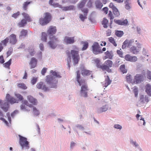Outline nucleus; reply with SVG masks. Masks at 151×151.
I'll return each mask as SVG.
<instances>
[{"mask_svg": "<svg viewBox=\"0 0 151 151\" xmlns=\"http://www.w3.org/2000/svg\"><path fill=\"white\" fill-rule=\"evenodd\" d=\"M133 91L134 94L135 96L137 97L138 95V89L137 87H134L133 89Z\"/></svg>", "mask_w": 151, "mask_h": 151, "instance_id": "680f3d73", "label": "nucleus"}, {"mask_svg": "<svg viewBox=\"0 0 151 151\" xmlns=\"http://www.w3.org/2000/svg\"><path fill=\"white\" fill-rule=\"evenodd\" d=\"M27 30L23 29L20 32V35L19 36V37L20 38H21L22 37H25L27 35Z\"/></svg>", "mask_w": 151, "mask_h": 151, "instance_id": "f704fd0d", "label": "nucleus"}, {"mask_svg": "<svg viewBox=\"0 0 151 151\" xmlns=\"http://www.w3.org/2000/svg\"><path fill=\"white\" fill-rule=\"evenodd\" d=\"M144 75L141 74H137L134 76V84H138L143 81L145 79Z\"/></svg>", "mask_w": 151, "mask_h": 151, "instance_id": "1a4fd4ad", "label": "nucleus"}, {"mask_svg": "<svg viewBox=\"0 0 151 151\" xmlns=\"http://www.w3.org/2000/svg\"><path fill=\"white\" fill-rule=\"evenodd\" d=\"M62 9L64 11L73 10H75V7L73 5H71L68 6H62Z\"/></svg>", "mask_w": 151, "mask_h": 151, "instance_id": "b1692460", "label": "nucleus"}, {"mask_svg": "<svg viewBox=\"0 0 151 151\" xmlns=\"http://www.w3.org/2000/svg\"><path fill=\"white\" fill-rule=\"evenodd\" d=\"M0 120H1L4 122V123L6 124V125L8 126H9V123H8V122L6 121L4 118H2V117H1L0 118Z\"/></svg>", "mask_w": 151, "mask_h": 151, "instance_id": "338daca9", "label": "nucleus"}, {"mask_svg": "<svg viewBox=\"0 0 151 151\" xmlns=\"http://www.w3.org/2000/svg\"><path fill=\"white\" fill-rule=\"evenodd\" d=\"M88 91V89L87 85H83L82 86L80 92V96L84 97H87Z\"/></svg>", "mask_w": 151, "mask_h": 151, "instance_id": "f8f14e48", "label": "nucleus"}, {"mask_svg": "<svg viewBox=\"0 0 151 151\" xmlns=\"http://www.w3.org/2000/svg\"><path fill=\"white\" fill-rule=\"evenodd\" d=\"M86 17L87 15L86 14H84L83 15L81 14H79V18L83 22H84L85 19L87 18Z\"/></svg>", "mask_w": 151, "mask_h": 151, "instance_id": "09e8293b", "label": "nucleus"}, {"mask_svg": "<svg viewBox=\"0 0 151 151\" xmlns=\"http://www.w3.org/2000/svg\"><path fill=\"white\" fill-rule=\"evenodd\" d=\"M63 43L66 44H71L75 42L74 37L65 36L63 40Z\"/></svg>", "mask_w": 151, "mask_h": 151, "instance_id": "4468645a", "label": "nucleus"}, {"mask_svg": "<svg viewBox=\"0 0 151 151\" xmlns=\"http://www.w3.org/2000/svg\"><path fill=\"white\" fill-rule=\"evenodd\" d=\"M134 42V39L128 40L126 39L123 43L122 46L123 49H125L127 47H130Z\"/></svg>", "mask_w": 151, "mask_h": 151, "instance_id": "ddd939ff", "label": "nucleus"}, {"mask_svg": "<svg viewBox=\"0 0 151 151\" xmlns=\"http://www.w3.org/2000/svg\"><path fill=\"white\" fill-rule=\"evenodd\" d=\"M125 59L127 60L132 62H135L137 60V58L136 56H132L129 54L125 55Z\"/></svg>", "mask_w": 151, "mask_h": 151, "instance_id": "dca6fc26", "label": "nucleus"}, {"mask_svg": "<svg viewBox=\"0 0 151 151\" xmlns=\"http://www.w3.org/2000/svg\"><path fill=\"white\" fill-rule=\"evenodd\" d=\"M109 108V105L106 104L102 107L98 109L97 111L98 113H101L106 111Z\"/></svg>", "mask_w": 151, "mask_h": 151, "instance_id": "4be33fe9", "label": "nucleus"}, {"mask_svg": "<svg viewBox=\"0 0 151 151\" xmlns=\"http://www.w3.org/2000/svg\"><path fill=\"white\" fill-rule=\"evenodd\" d=\"M6 100L3 101V103L0 105L1 108L5 112L7 111L9 107V103L13 104L16 101V99L9 93L6 94Z\"/></svg>", "mask_w": 151, "mask_h": 151, "instance_id": "7ed1b4c3", "label": "nucleus"}, {"mask_svg": "<svg viewBox=\"0 0 151 151\" xmlns=\"http://www.w3.org/2000/svg\"><path fill=\"white\" fill-rule=\"evenodd\" d=\"M137 46H133L131 47L130 49V52L132 54L137 55L139 53L141 49L142 45L137 42L136 43Z\"/></svg>", "mask_w": 151, "mask_h": 151, "instance_id": "0eeeda50", "label": "nucleus"}, {"mask_svg": "<svg viewBox=\"0 0 151 151\" xmlns=\"http://www.w3.org/2000/svg\"><path fill=\"white\" fill-rule=\"evenodd\" d=\"M83 133H85L89 135H92L91 131L90 130L89 128H88L87 129L84 131Z\"/></svg>", "mask_w": 151, "mask_h": 151, "instance_id": "603ef678", "label": "nucleus"}, {"mask_svg": "<svg viewBox=\"0 0 151 151\" xmlns=\"http://www.w3.org/2000/svg\"><path fill=\"white\" fill-rule=\"evenodd\" d=\"M82 43L83 44V47L82 49V50H86L88 47V43L87 42H82Z\"/></svg>", "mask_w": 151, "mask_h": 151, "instance_id": "c9c22d12", "label": "nucleus"}, {"mask_svg": "<svg viewBox=\"0 0 151 151\" xmlns=\"http://www.w3.org/2000/svg\"><path fill=\"white\" fill-rule=\"evenodd\" d=\"M71 57L70 55H68V57L67 58V65H68L69 69L70 68V63L71 62Z\"/></svg>", "mask_w": 151, "mask_h": 151, "instance_id": "e2e57ef3", "label": "nucleus"}, {"mask_svg": "<svg viewBox=\"0 0 151 151\" xmlns=\"http://www.w3.org/2000/svg\"><path fill=\"white\" fill-rule=\"evenodd\" d=\"M71 53L72 56L74 65L78 63L79 60V56L78 53V52L75 50H72Z\"/></svg>", "mask_w": 151, "mask_h": 151, "instance_id": "9d476101", "label": "nucleus"}, {"mask_svg": "<svg viewBox=\"0 0 151 151\" xmlns=\"http://www.w3.org/2000/svg\"><path fill=\"white\" fill-rule=\"evenodd\" d=\"M142 64H140V63H138L137 65V70L139 72V71L140 70H141V69L142 68Z\"/></svg>", "mask_w": 151, "mask_h": 151, "instance_id": "774afa93", "label": "nucleus"}, {"mask_svg": "<svg viewBox=\"0 0 151 151\" xmlns=\"http://www.w3.org/2000/svg\"><path fill=\"white\" fill-rule=\"evenodd\" d=\"M13 49L12 47H10L9 48L8 51L7 52V56H10L12 53Z\"/></svg>", "mask_w": 151, "mask_h": 151, "instance_id": "69168bd1", "label": "nucleus"}, {"mask_svg": "<svg viewBox=\"0 0 151 151\" xmlns=\"http://www.w3.org/2000/svg\"><path fill=\"white\" fill-rule=\"evenodd\" d=\"M47 37V34L44 32L42 33V36L41 37V40L42 41L45 42H46Z\"/></svg>", "mask_w": 151, "mask_h": 151, "instance_id": "37998d69", "label": "nucleus"}, {"mask_svg": "<svg viewBox=\"0 0 151 151\" xmlns=\"http://www.w3.org/2000/svg\"><path fill=\"white\" fill-rule=\"evenodd\" d=\"M15 96L18 98L19 100L22 101L23 99V96L20 94L19 93H15Z\"/></svg>", "mask_w": 151, "mask_h": 151, "instance_id": "052dcab7", "label": "nucleus"}, {"mask_svg": "<svg viewBox=\"0 0 151 151\" xmlns=\"http://www.w3.org/2000/svg\"><path fill=\"white\" fill-rule=\"evenodd\" d=\"M114 22L116 24L120 25L127 26L128 24V22L127 19L124 20L119 19H114Z\"/></svg>", "mask_w": 151, "mask_h": 151, "instance_id": "a211bd4d", "label": "nucleus"}, {"mask_svg": "<svg viewBox=\"0 0 151 151\" xmlns=\"http://www.w3.org/2000/svg\"><path fill=\"white\" fill-rule=\"evenodd\" d=\"M44 18H41L40 19V24L42 25H44L49 23L51 19L50 14L49 12H46L44 14Z\"/></svg>", "mask_w": 151, "mask_h": 151, "instance_id": "39448f33", "label": "nucleus"}, {"mask_svg": "<svg viewBox=\"0 0 151 151\" xmlns=\"http://www.w3.org/2000/svg\"><path fill=\"white\" fill-rule=\"evenodd\" d=\"M12 59H10L7 62L3 64L5 68H9L12 62Z\"/></svg>", "mask_w": 151, "mask_h": 151, "instance_id": "c03bdc74", "label": "nucleus"}, {"mask_svg": "<svg viewBox=\"0 0 151 151\" xmlns=\"http://www.w3.org/2000/svg\"><path fill=\"white\" fill-rule=\"evenodd\" d=\"M37 88L39 89H41L44 91H48L50 90V88L46 86L45 84L42 82H40L38 83L36 85Z\"/></svg>", "mask_w": 151, "mask_h": 151, "instance_id": "9b49d317", "label": "nucleus"}, {"mask_svg": "<svg viewBox=\"0 0 151 151\" xmlns=\"http://www.w3.org/2000/svg\"><path fill=\"white\" fill-rule=\"evenodd\" d=\"M27 99L30 103L32 105H37L38 103L37 99L34 98L31 95H29L27 96Z\"/></svg>", "mask_w": 151, "mask_h": 151, "instance_id": "f3484780", "label": "nucleus"}, {"mask_svg": "<svg viewBox=\"0 0 151 151\" xmlns=\"http://www.w3.org/2000/svg\"><path fill=\"white\" fill-rule=\"evenodd\" d=\"M125 9L128 11L130 10L132 8L131 2L130 0H124Z\"/></svg>", "mask_w": 151, "mask_h": 151, "instance_id": "5701e85b", "label": "nucleus"}, {"mask_svg": "<svg viewBox=\"0 0 151 151\" xmlns=\"http://www.w3.org/2000/svg\"><path fill=\"white\" fill-rule=\"evenodd\" d=\"M109 41L111 43H112L115 46H117V44L116 43L114 38L112 37H110L108 38Z\"/></svg>", "mask_w": 151, "mask_h": 151, "instance_id": "49530a36", "label": "nucleus"}, {"mask_svg": "<svg viewBox=\"0 0 151 151\" xmlns=\"http://www.w3.org/2000/svg\"><path fill=\"white\" fill-rule=\"evenodd\" d=\"M145 92L149 96H151V85L147 84L145 86Z\"/></svg>", "mask_w": 151, "mask_h": 151, "instance_id": "a878e982", "label": "nucleus"}, {"mask_svg": "<svg viewBox=\"0 0 151 151\" xmlns=\"http://www.w3.org/2000/svg\"><path fill=\"white\" fill-rule=\"evenodd\" d=\"M126 80L127 82L129 83H131L132 84H134V80H132L131 75H129L127 76Z\"/></svg>", "mask_w": 151, "mask_h": 151, "instance_id": "58836bf2", "label": "nucleus"}, {"mask_svg": "<svg viewBox=\"0 0 151 151\" xmlns=\"http://www.w3.org/2000/svg\"><path fill=\"white\" fill-rule=\"evenodd\" d=\"M49 4L50 5L53 6L54 7H58L62 9V6L60 5L57 3H53V0H50L49 1Z\"/></svg>", "mask_w": 151, "mask_h": 151, "instance_id": "bb28decb", "label": "nucleus"}, {"mask_svg": "<svg viewBox=\"0 0 151 151\" xmlns=\"http://www.w3.org/2000/svg\"><path fill=\"white\" fill-rule=\"evenodd\" d=\"M95 4L97 8L101 9L103 6L102 3L99 0H96L95 2Z\"/></svg>", "mask_w": 151, "mask_h": 151, "instance_id": "7c9ffc66", "label": "nucleus"}, {"mask_svg": "<svg viewBox=\"0 0 151 151\" xmlns=\"http://www.w3.org/2000/svg\"><path fill=\"white\" fill-rule=\"evenodd\" d=\"M77 74V81L80 86L83 85H87L86 84L85 81L83 79L81 80L80 75L79 73V71L78 70L76 72Z\"/></svg>", "mask_w": 151, "mask_h": 151, "instance_id": "2eb2a0df", "label": "nucleus"}, {"mask_svg": "<svg viewBox=\"0 0 151 151\" xmlns=\"http://www.w3.org/2000/svg\"><path fill=\"white\" fill-rule=\"evenodd\" d=\"M30 3V2H24L23 4V9L24 10H26L28 5Z\"/></svg>", "mask_w": 151, "mask_h": 151, "instance_id": "5fc2aeb1", "label": "nucleus"}, {"mask_svg": "<svg viewBox=\"0 0 151 151\" xmlns=\"http://www.w3.org/2000/svg\"><path fill=\"white\" fill-rule=\"evenodd\" d=\"M24 100L23 101V104L21 105L20 106V108L23 111H30V110L28 109L26 106H25V104H24Z\"/></svg>", "mask_w": 151, "mask_h": 151, "instance_id": "ea45409f", "label": "nucleus"}, {"mask_svg": "<svg viewBox=\"0 0 151 151\" xmlns=\"http://www.w3.org/2000/svg\"><path fill=\"white\" fill-rule=\"evenodd\" d=\"M91 72L89 70H83L82 71V74L84 76H88L90 74Z\"/></svg>", "mask_w": 151, "mask_h": 151, "instance_id": "e433bc0d", "label": "nucleus"}, {"mask_svg": "<svg viewBox=\"0 0 151 151\" xmlns=\"http://www.w3.org/2000/svg\"><path fill=\"white\" fill-rule=\"evenodd\" d=\"M142 124L143 125H145V122L144 119V118L141 116L140 121L139 122V125H141Z\"/></svg>", "mask_w": 151, "mask_h": 151, "instance_id": "8fccbe9b", "label": "nucleus"}, {"mask_svg": "<svg viewBox=\"0 0 151 151\" xmlns=\"http://www.w3.org/2000/svg\"><path fill=\"white\" fill-rule=\"evenodd\" d=\"M22 14L23 16L24 17V19L26 21L29 22L32 21L31 19L30 18L29 15L26 13H23Z\"/></svg>", "mask_w": 151, "mask_h": 151, "instance_id": "c85d7f7f", "label": "nucleus"}, {"mask_svg": "<svg viewBox=\"0 0 151 151\" xmlns=\"http://www.w3.org/2000/svg\"><path fill=\"white\" fill-rule=\"evenodd\" d=\"M111 82V81L110 80L108 76H107L106 78L105 79L104 87L106 88L110 85Z\"/></svg>", "mask_w": 151, "mask_h": 151, "instance_id": "c756f323", "label": "nucleus"}, {"mask_svg": "<svg viewBox=\"0 0 151 151\" xmlns=\"http://www.w3.org/2000/svg\"><path fill=\"white\" fill-rule=\"evenodd\" d=\"M57 31L56 27L53 26H50L47 31V33L50 35V40L48 43L50 47L52 49H54L56 47V42L58 41V39L53 35Z\"/></svg>", "mask_w": 151, "mask_h": 151, "instance_id": "f03ea898", "label": "nucleus"}, {"mask_svg": "<svg viewBox=\"0 0 151 151\" xmlns=\"http://www.w3.org/2000/svg\"><path fill=\"white\" fill-rule=\"evenodd\" d=\"M50 73L51 75L46 76L45 81L50 88H56L58 83V80L56 78H61V74L59 72L53 70L50 71Z\"/></svg>", "mask_w": 151, "mask_h": 151, "instance_id": "f257e3e1", "label": "nucleus"}, {"mask_svg": "<svg viewBox=\"0 0 151 151\" xmlns=\"http://www.w3.org/2000/svg\"><path fill=\"white\" fill-rule=\"evenodd\" d=\"M104 64L105 65H104L107 66L108 67H111L113 63L111 60H107L105 62Z\"/></svg>", "mask_w": 151, "mask_h": 151, "instance_id": "72a5a7b5", "label": "nucleus"}, {"mask_svg": "<svg viewBox=\"0 0 151 151\" xmlns=\"http://www.w3.org/2000/svg\"><path fill=\"white\" fill-rule=\"evenodd\" d=\"M92 50L94 54L97 55L102 53L101 49L99 48V43L97 42H94L92 46Z\"/></svg>", "mask_w": 151, "mask_h": 151, "instance_id": "6e6552de", "label": "nucleus"}, {"mask_svg": "<svg viewBox=\"0 0 151 151\" xmlns=\"http://www.w3.org/2000/svg\"><path fill=\"white\" fill-rule=\"evenodd\" d=\"M120 69L121 71L123 73H126L127 70L125 68V66L124 65H121L120 66Z\"/></svg>", "mask_w": 151, "mask_h": 151, "instance_id": "de8ad7c7", "label": "nucleus"}, {"mask_svg": "<svg viewBox=\"0 0 151 151\" xmlns=\"http://www.w3.org/2000/svg\"><path fill=\"white\" fill-rule=\"evenodd\" d=\"M26 21L24 19H22L20 22H19L18 25L19 27H21L24 26L27 24Z\"/></svg>", "mask_w": 151, "mask_h": 151, "instance_id": "473e14b6", "label": "nucleus"}, {"mask_svg": "<svg viewBox=\"0 0 151 151\" xmlns=\"http://www.w3.org/2000/svg\"><path fill=\"white\" fill-rule=\"evenodd\" d=\"M81 11L84 13V14H86L87 16V14L88 12V9L87 8L82 9H81Z\"/></svg>", "mask_w": 151, "mask_h": 151, "instance_id": "0e129e2a", "label": "nucleus"}, {"mask_svg": "<svg viewBox=\"0 0 151 151\" xmlns=\"http://www.w3.org/2000/svg\"><path fill=\"white\" fill-rule=\"evenodd\" d=\"M37 60L35 58H31L29 63V64L31 65V69L34 68L36 67L37 63Z\"/></svg>", "mask_w": 151, "mask_h": 151, "instance_id": "393cba45", "label": "nucleus"}, {"mask_svg": "<svg viewBox=\"0 0 151 151\" xmlns=\"http://www.w3.org/2000/svg\"><path fill=\"white\" fill-rule=\"evenodd\" d=\"M9 42V39L7 37L5 39L1 41V43H2L4 46H6L7 43Z\"/></svg>", "mask_w": 151, "mask_h": 151, "instance_id": "6e6d98bb", "label": "nucleus"}, {"mask_svg": "<svg viewBox=\"0 0 151 151\" xmlns=\"http://www.w3.org/2000/svg\"><path fill=\"white\" fill-rule=\"evenodd\" d=\"M129 142L130 144L135 148H137L140 151H142V149L139 147V145L136 142V141L132 138H130Z\"/></svg>", "mask_w": 151, "mask_h": 151, "instance_id": "aec40b11", "label": "nucleus"}, {"mask_svg": "<svg viewBox=\"0 0 151 151\" xmlns=\"http://www.w3.org/2000/svg\"><path fill=\"white\" fill-rule=\"evenodd\" d=\"M114 127L116 129L121 130L122 128V127L121 125L118 124H115L114 125Z\"/></svg>", "mask_w": 151, "mask_h": 151, "instance_id": "13d9d810", "label": "nucleus"}, {"mask_svg": "<svg viewBox=\"0 0 151 151\" xmlns=\"http://www.w3.org/2000/svg\"><path fill=\"white\" fill-rule=\"evenodd\" d=\"M24 103L27 106H28L29 107L32 108V113L34 116H38L40 114V111L36 107L33 106L32 104H30L27 100H25L24 101Z\"/></svg>", "mask_w": 151, "mask_h": 151, "instance_id": "423d86ee", "label": "nucleus"}, {"mask_svg": "<svg viewBox=\"0 0 151 151\" xmlns=\"http://www.w3.org/2000/svg\"><path fill=\"white\" fill-rule=\"evenodd\" d=\"M75 127L80 130L83 131L84 130V127L81 124H76Z\"/></svg>", "mask_w": 151, "mask_h": 151, "instance_id": "864d4df0", "label": "nucleus"}, {"mask_svg": "<svg viewBox=\"0 0 151 151\" xmlns=\"http://www.w3.org/2000/svg\"><path fill=\"white\" fill-rule=\"evenodd\" d=\"M7 38L9 39V42L11 44L14 45L16 43L17 41L16 36L14 34L11 35Z\"/></svg>", "mask_w": 151, "mask_h": 151, "instance_id": "6ab92c4d", "label": "nucleus"}, {"mask_svg": "<svg viewBox=\"0 0 151 151\" xmlns=\"http://www.w3.org/2000/svg\"><path fill=\"white\" fill-rule=\"evenodd\" d=\"M142 74L144 75L145 77L146 76L147 78L151 80V71L145 69L142 70L141 72Z\"/></svg>", "mask_w": 151, "mask_h": 151, "instance_id": "412c9836", "label": "nucleus"}, {"mask_svg": "<svg viewBox=\"0 0 151 151\" xmlns=\"http://www.w3.org/2000/svg\"><path fill=\"white\" fill-rule=\"evenodd\" d=\"M76 143L75 142H74L73 141H71L70 142V150H72L76 146Z\"/></svg>", "mask_w": 151, "mask_h": 151, "instance_id": "3c124183", "label": "nucleus"}, {"mask_svg": "<svg viewBox=\"0 0 151 151\" xmlns=\"http://www.w3.org/2000/svg\"><path fill=\"white\" fill-rule=\"evenodd\" d=\"M115 34L116 35L119 37H121L124 34L123 31L117 30L116 31Z\"/></svg>", "mask_w": 151, "mask_h": 151, "instance_id": "a19ab883", "label": "nucleus"}, {"mask_svg": "<svg viewBox=\"0 0 151 151\" xmlns=\"http://www.w3.org/2000/svg\"><path fill=\"white\" fill-rule=\"evenodd\" d=\"M87 0H82L78 4V7L81 9H83L84 6Z\"/></svg>", "mask_w": 151, "mask_h": 151, "instance_id": "cd10ccee", "label": "nucleus"}, {"mask_svg": "<svg viewBox=\"0 0 151 151\" xmlns=\"http://www.w3.org/2000/svg\"><path fill=\"white\" fill-rule=\"evenodd\" d=\"M106 55L108 58L111 59L112 58L113 55L111 52H110L108 51H107L105 52Z\"/></svg>", "mask_w": 151, "mask_h": 151, "instance_id": "a18cd8bd", "label": "nucleus"}, {"mask_svg": "<svg viewBox=\"0 0 151 151\" xmlns=\"http://www.w3.org/2000/svg\"><path fill=\"white\" fill-rule=\"evenodd\" d=\"M112 11L116 17H118L120 15L119 12L116 7H114L113 8Z\"/></svg>", "mask_w": 151, "mask_h": 151, "instance_id": "2f4dec72", "label": "nucleus"}, {"mask_svg": "<svg viewBox=\"0 0 151 151\" xmlns=\"http://www.w3.org/2000/svg\"><path fill=\"white\" fill-rule=\"evenodd\" d=\"M142 53L143 55L148 56V55H147V49L145 47L143 48Z\"/></svg>", "mask_w": 151, "mask_h": 151, "instance_id": "bf43d9fd", "label": "nucleus"}, {"mask_svg": "<svg viewBox=\"0 0 151 151\" xmlns=\"http://www.w3.org/2000/svg\"><path fill=\"white\" fill-rule=\"evenodd\" d=\"M17 86L19 88L23 89H26L27 87L24 83H20L18 84Z\"/></svg>", "mask_w": 151, "mask_h": 151, "instance_id": "79ce46f5", "label": "nucleus"}, {"mask_svg": "<svg viewBox=\"0 0 151 151\" xmlns=\"http://www.w3.org/2000/svg\"><path fill=\"white\" fill-rule=\"evenodd\" d=\"M102 70H106L108 72H111V70L109 68V67L106 65H104L102 67Z\"/></svg>", "mask_w": 151, "mask_h": 151, "instance_id": "4d7b16f0", "label": "nucleus"}, {"mask_svg": "<svg viewBox=\"0 0 151 151\" xmlns=\"http://www.w3.org/2000/svg\"><path fill=\"white\" fill-rule=\"evenodd\" d=\"M108 23V21L106 18H104L102 22V24L103 25L104 28H106L108 26L107 25Z\"/></svg>", "mask_w": 151, "mask_h": 151, "instance_id": "4c0bfd02", "label": "nucleus"}, {"mask_svg": "<svg viewBox=\"0 0 151 151\" xmlns=\"http://www.w3.org/2000/svg\"><path fill=\"white\" fill-rule=\"evenodd\" d=\"M18 136L19 137V143L22 149L25 147L27 149H29V142L27 141V139L20 135H19Z\"/></svg>", "mask_w": 151, "mask_h": 151, "instance_id": "20e7f679", "label": "nucleus"}]
</instances>
